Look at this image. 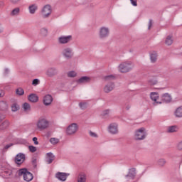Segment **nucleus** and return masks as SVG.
Returning a JSON list of instances; mask_svg holds the SVG:
<instances>
[{
    "label": "nucleus",
    "instance_id": "1",
    "mask_svg": "<svg viewBox=\"0 0 182 182\" xmlns=\"http://www.w3.org/2000/svg\"><path fill=\"white\" fill-rule=\"evenodd\" d=\"M133 68H134V64L132 61H124L118 65L117 69L120 73H128L133 70Z\"/></svg>",
    "mask_w": 182,
    "mask_h": 182
},
{
    "label": "nucleus",
    "instance_id": "2",
    "mask_svg": "<svg viewBox=\"0 0 182 182\" xmlns=\"http://www.w3.org/2000/svg\"><path fill=\"white\" fill-rule=\"evenodd\" d=\"M146 137H147V131L146 130V128L141 127L134 132V140H136V141L144 140Z\"/></svg>",
    "mask_w": 182,
    "mask_h": 182
},
{
    "label": "nucleus",
    "instance_id": "3",
    "mask_svg": "<svg viewBox=\"0 0 182 182\" xmlns=\"http://www.w3.org/2000/svg\"><path fill=\"white\" fill-rule=\"evenodd\" d=\"M18 176L20 177L23 176V180L27 182L32 181V180H33V175L31 172L28 171V169L26 168H21L18 170Z\"/></svg>",
    "mask_w": 182,
    "mask_h": 182
},
{
    "label": "nucleus",
    "instance_id": "4",
    "mask_svg": "<svg viewBox=\"0 0 182 182\" xmlns=\"http://www.w3.org/2000/svg\"><path fill=\"white\" fill-rule=\"evenodd\" d=\"M36 127L38 130H46L49 127V121L46 118H40L36 122Z\"/></svg>",
    "mask_w": 182,
    "mask_h": 182
},
{
    "label": "nucleus",
    "instance_id": "5",
    "mask_svg": "<svg viewBox=\"0 0 182 182\" xmlns=\"http://www.w3.org/2000/svg\"><path fill=\"white\" fill-rule=\"evenodd\" d=\"M41 14L43 19H48L52 15V6L47 4L43 7L41 11Z\"/></svg>",
    "mask_w": 182,
    "mask_h": 182
},
{
    "label": "nucleus",
    "instance_id": "6",
    "mask_svg": "<svg viewBox=\"0 0 182 182\" xmlns=\"http://www.w3.org/2000/svg\"><path fill=\"white\" fill-rule=\"evenodd\" d=\"M77 130H79V125L72 123L66 128L65 133L67 136H73L77 133Z\"/></svg>",
    "mask_w": 182,
    "mask_h": 182
},
{
    "label": "nucleus",
    "instance_id": "7",
    "mask_svg": "<svg viewBox=\"0 0 182 182\" xmlns=\"http://www.w3.org/2000/svg\"><path fill=\"white\" fill-rule=\"evenodd\" d=\"M98 35L100 39H106V38H109V35H110V28L107 26L100 27Z\"/></svg>",
    "mask_w": 182,
    "mask_h": 182
},
{
    "label": "nucleus",
    "instance_id": "8",
    "mask_svg": "<svg viewBox=\"0 0 182 182\" xmlns=\"http://www.w3.org/2000/svg\"><path fill=\"white\" fill-rule=\"evenodd\" d=\"M62 55L65 59H72L73 58V55H75V53L73 52V48L70 47H65L62 50Z\"/></svg>",
    "mask_w": 182,
    "mask_h": 182
},
{
    "label": "nucleus",
    "instance_id": "9",
    "mask_svg": "<svg viewBox=\"0 0 182 182\" xmlns=\"http://www.w3.org/2000/svg\"><path fill=\"white\" fill-rule=\"evenodd\" d=\"M151 100L154 102V105L157 106V105H162L163 102L158 101L160 99V95L157 92H152L149 95Z\"/></svg>",
    "mask_w": 182,
    "mask_h": 182
},
{
    "label": "nucleus",
    "instance_id": "10",
    "mask_svg": "<svg viewBox=\"0 0 182 182\" xmlns=\"http://www.w3.org/2000/svg\"><path fill=\"white\" fill-rule=\"evenodd\" d=\"M107 130L110 134H117L119 133V125L116 123H112L108 126Z\"/></svg>",
    "mask_w": 182,
    "mask_h": 182
},
{
    "label": "nucleus",
    "instance_id": "11",
    "mask_svg": "<svg viewBox=\"0 0 182 182\" xmlns=\"http://www.w3.org/2000/svg\"><path fill=\"white\" fill-rule=\"evenodd\" d=\"M72 39V36H61L58 38V43L60 45H66V43H69Z\"/></svg>",
    "mask_w": 182,
    "mask_h": 182
},
{
    "label": "nucleus",
    "instance_id": "12",
    "mask_svg": "<svg viewBox=\"0 0 182 182\" xmlns=\"http://www.w3.org/2000/svg\"><path fill=\"white\" fill-rule=\"evenodd\" d=\"M136 177V168H132L129 169V173L125 176V181H130V180H134Z\"/></svg>",
    "mask_w": 182,
    "mask_h": 182
},
{
    "label": "nucleus",
    "instance_id": "13",
    "mask_svg": "<svg viewBox=\"0 0 182 182\" xmlns=\"http://www.w3.org/2000/svg\"><path fill=\"white\" fill-rule=\"evenodd\" d=\"M53 102V97L50 95H46L44 96L43 103L45 106H50Z\"/></svg>",
    "mask_w": 182,
    "mask_h": 182
},
{
    "label": "nucleus",
    "instance_id": "14",
    "mask_svg": "<svg viewBox=\"0 0 182 182\" xmlns=\"http://www.w3.org/2000/svg\"><path fill=\"white\" fill-rule=\"evenodd\" d=\"M172 100L171 95L168 93L162 94L161 96V101L162 103H170Z\"/></svg>",
    "mask_w": 182,
    "mask_h": 182
},
{
    "label": "nucleus",
    "instance_id": "15",
    "mask_svg": "<svg viewBox=\"0 0 182 182\" xmlns=\"http://www.w3.org/2000/svg\"><path fill=\"white\" fill-rule=\"evenodd\" d=\"M25 161V154L20 153L17 154L15 157V163L16 164L21 165L22 163Z\"/></svg>",
    "mask_w": 182,
    "mask_h": 182
},
{
    "label": "nucleus",
    "instance_id": "16",
    "mask_svg": "<svg viewBox=\"0 0 182 182\" xmlns=\"http://www.w3.org/2000/svg\"><path fill=\"white\" fill-rule=\"evenodd\" d=\"M70 174L68 173L58 172L56 173L55 177L60 181H66V178L69 177Z\"/></svg>",
    "mask_w": 182,
    "mask_h": 182
},
{
    "label": "nucleus",
    "instance_id": "17",
    "mask_svg": "<svg viewBox=\"0 0 182 182\" xmlns=\"http://www.w3.org/2000/svg\"><path fill=\"white\" fill-rule=\"evenodd\" d=\"M46 74L48 77H53V76H56V75H58V70L55 68H48Z\"/></svg>",
    "mask_w": 182,
    "mask_h": 182
},
{
    "label": "nucleus",
    "instance_id": "18",
    "mask_svg": "<svg viewBox=\"0 0 182 182\" xmlns=\"http://www.w3.org/2000/svg\"><path fill=\"white\" fill-rule=\"evenodd\" d=\"M113 89H114V83L109 82L104 87L103 90L105 93H110Z\"/></svg>",
    "mask_w": 182,
    "mask_h": 182
},
{
    "label": "nucleus",
    "instance_id": "19",
    "mask_svg": "<svg viewBox=\"0 0 182 182\" xmlns=\"http://www.w3.org/2000/svg\"><path fill=\"white\" fill-rule=\"evenodd\" d=\"M91 80H92V78L90 77L83 76V77H81L80 79H78L77 80V82L80 84L90 83Z\"/></svg>",
    "mask_w": 182,
    "mask_h": 182
},
{
    "label": "nucleus",
    "instance_id": "20",
    "mask_svg": "<svg viewBox=\"0 0 182 182\" xmlns=\"http://www.w3.org/2000/svg\"><path fill=\"white\" fill-rule=\"evenodd\" d=\"M29 102H31L32 103H36L39 100V97L36 94H31L28 95V97Z\"/></svg>",
    "mask_w": 182,
    "mask_h": 182
},
{
    "label": "nucleus",
    "instance_id": "21",
    "mask_svg": "<svg viewBox=\"0 0 182 182\" xmlns=\"http://www.w3.org/2000/svg\"><path fill=\"white\" fill-rule=\"evenodd\" d=\"M157 52L156 51H152L150 53V60L151 63H156V62H157Z\"/></svg>",
    "mask_w": 182,
    "mask_h": 182
},
{
    "label": "nucleus",
    "instance_id": "22",
    "mask_svg": "<svg viewBox=\"0 0 182 182\" xmlns=\"http://www.w3.org/2000/svg\"><path fill=\"white\" fill-rule=\"evenodd\" d=\"M21 14V9L19 7L14 8L10 13L11 16H18Z\"/></svg>",
    "mask_w": 182,
    "mask_h": 182
},
{
    "label": "nucleus",
    "instance_id": "23",
    "mask_svg": "<svg viewBox=\"0 0 182 182\" xmlns=\"http://www.w3.org/2000/svg\"><path fill=\"white\" fill-rule=\"evenodd\" d=\"M173 36H168L165 39V44L167 46H170L173 45Z\"/></svg>",
    "mask_w": 182,
    "mask_h": 182
},
{
    "label": "nucleus",
    "instance_id": "24",
    "mask_svg": "<svg viewBox=\"0 0 182 182\" xmlns=\"http://www.w3.org/2000/svg\"><path fill=\"white\" fill-rule=\"evenodd\" d=\"M8 109V102L6 101H0V110L5 112Z\"/></svg>",
    "mask_w": 182,
    "mask_h": 182
},
{
    "label": "nucleus",
    "instance_id": "25",
    "mask_svg": "<svg viewBox=\"0 0 182 182\" xmlns=\"http://www.w3.org/2000/svg\"><path fill=\"white\" fill-rule=\"evenodd\" d=\"M174 116L178 118L182 117V106L178 107L174 112Z\"/></svg>",
    "mask_w": 182,
    "mask_h": 182
},
{
    "label": "nucleus",
    "instance_id": "26",
    "mask_svg": "<svg viewBox=\"0 0 182 182\" xmlns=\"http://www.w3.org/2000/svg\"><path fill=\"white\" fill-rule=\"evenodd\" d=\"M55 160V155H53L52 153H48L47 154V164H50L52 162Z\"/></svg>",
    "mask_w": 182,
    "mask_h": 182
},
{
    "label": "nucleus",
    "instance_id": "27",
    "mask_svg": "<svg viewBox=\"0 0 182 182\" xmlns=\"http://www.w3.org/2000/svg\"><path fill=\"white\" fill-rule=\"evenodd\" d=\"M29 13L33 15L36 11H38V6L36 4H32L28 7Z\"/></svg>",
    "mask_w": 182,
    "mask_h": 182
},
{
    "label": "nucleus",
    "instance_id": "28",
    "mask_svg": "<svg viewBox=\"0 0 182 182\" xmlns=\"http://www.w3.org/2000/svg\"><path fill=\"white\" fill-rule=\"evenodd\" d=\"M77 182H86V174L80 173L77 177Z\"/></svg>",
    "mask_w": 182,
    "mask_h": 182
},
{
    "label": "nucleus",
    "instance_id": "29",
    "mask_svg": "<svg viewBox=\"0 0 182 182\" xmlns=\"http://www.w3.org/2000/svg\"><path fill=\"white\" fill-rule=\"evenodd\" d=\"M3 174L5 176L6 178H9L12 176V170L5 169L3 172Z\"/></svg>",
    "mask_w": 182,
    "mask_h": 182
},
{
    "label": "nucleus",
    "instance_id": "30",
    "mask_svg": "<svg viewBox=\"0 0 182 182\" xmlns=\"http://www.w3.org/2000/svg\"><path fill=\"white\" fill-rule=\"evenodd\" d=\"M178 130L177 126H171L168 128V133H176Z\"/></svg>",
    "mask_w": 182,
    "mask_h": 182
},
{
    "label": "nucleus",
    "instance_id": "31",
    "mask_svg": "<svg viewBox=\"0 0 182 182\" xmlns=\"http://www.w3.org/2000/svg\"><path fill=\"white\" fill-rule=\"evenodd\" d=\"M68 77H76L77 76V73L75 71H69L67 73Z\"/></svg>",
    "mask_w": 182,
    "mask_h": 182
},
{
    "label": "nucleus",
    "instance_id": "32",
    "mask_svg": "<svg viewBox=\"0 0 182 182\" xmlns=\"http://www.w3.org/2000/svg\"><path fill=\"white\" fill-rule=\"evenodd\" d=\"M9 126V121H4L1 125H0V130H4V129H6Z\"/></svg>",
    "mask_w": 182,
    "mask_h": 182
},
{
    "label": "nucleus",
    "instance_id": "33",
    "mask_svg": "<svg viewBox=\"0 0 182 182\" xmlns=\"http://www.w3.org/2000/svg\"><path fill=\"white\" fill-rule=\"evenodd\" d=\"M103 79L105 82H109V80H114V79H115V77L113 75H109L105 76Z\"/></svg>",
    "mask_w": 182,
    "mask_h": 182
},
{
    "label": "nucleus",
    "instance_id": "34",
    "mask_svg": "<svg viewBox=\"0 0 182 182\" xmlns=\"http://www.w3.org/2000/svg\"><path fill=\"white\" fill-rule=\"evenodd\" d=\"M23 109L24 112H30L31 111V105L26 102L23 105Z\"/></svg>",
    "mask_w": 182,
    "mask_h": 182
},
{
    "label": "nucleus",
    "instance_id": "35",
    "mask_svg": "<svg viewBox=\"0 0 182 182\" xmlns=\"http://www.w3.org/2000/svg\"><path fill=\"white\" fill-rule=\"evenodd\" d=\"M16 95H18V96H22L24 95L25 91H23V89L18 87L16 90Z\"/></svg>",
    "mask_w": 182,
    "mask_h": 182
},
{
    "label": "nucleus",
    "instance_id": "36",
    "mask_svg": "<svg viewBox=\"0 0 182 182\" xmlns=\"http://www.w3.org/2000/svg\"><path fill=\"white\" fill-rule=\"evenodd\" d=\"M19 110V105L14 103L11 105V112H18Z\"/></svg>",
    "mask_w": 182,
    "mask_h": 182
},
{
    "label": "nucleus",
    "instance_id": "37",
    "mask_svg": "<svg viewBox=\"0 0 182 182\" xmlns=\"http://www.w3.org/2000/svg\"><path fill=\"white\" fill-rule=\"evenodd\" d=\"M50 143H51V144H58V143H59V139L58 138H50Z\"/></svg>",
    "mask_w": 182,
    "mask_h": 182
},
{
    "label": "nucleus",
    "instance_id": "38",
    "mask_svg": "<svg viewBox=\"0 0 182 182\" xmlns=\"http://www.w3.org/2000/svg\"><path fill=\"white\" fill-rule=\"evenodd\" d=\"M41 34L43 36H48V30L45 28L41 29Z\"/></svg>",
    "mask_w": 182,
    "mask_h": 182
},
{
    "label": "nucleus",
    "instance_id": "39",
    "mask_svg": "<svg viewBox=\"0 0 182 182\" xmlns=\"http://www.w3.org/2000/svg\"><path fill=\"white\" fill-rule=\"evenodd\" d=\"M149 85H150L151 86H154V85H157V80H154V79H151L149 80L148 81Z\"/></svg>",
    "mask_w": 182,
    "mask_h": 182
},
{
    "label": "nucleus",
    "instance_id": "40",
    "mask_svg": "<svg viewBox=\"0 0 182 182\" xmlns=\"http://www.w3.org/2000/svg\"><path fill=\"white\" fill-rule=\"evenodd\" d=\"M158 163H159V164L161 167H163V166H165V165H166V159H161L159 160Z\"/></svg>",
    "mask_w": 182,
    "mask_h": 182
},
{
    "label": "nucleus",
    "instance_id": "41",
    "mask_svg": "<svg viewBox=\"0 0 182 182\" xmlns=\"http://www.w3.org/2000/svg\"><path fill=\"white\" fill-rule=\"evenodd\" d=\"M28 149L31 153H35V151H36V147L34 146H29Z\"/></svg>",
    "mask_w": 182,
    "mask_h": 182
},
{
    "label": "nucleus",
    "instance_id": "42",
    "mask_svg": "<svg viewBox=\"0 0 182 182\" xmlns=\"http://www.w3.org/2000/svg\"><path fill=\"white\" fill-rule=\"evenodd\" d=\"M32 85L33 86H37V85H39V79H34L32 82Z\"/></svg>",
    "mask_w": 182,
    "mask_h": 182
},
{
    "label": "nucleus",
    "instance_id": "43",
    "mask_svg": "<svg viewBox=\"0 0 182 182\" xmlns=\"http://www.w3.org/2000/svg\"><path fill=\"white\" fill-rule=\"evenodd\" d=\"M79 106L80 109H86V102H80Z\"/></svg>",
    "mask_w": 182,
    "mask_h": 182
},
{
    "label": "nucleus",
    "instance_id": "44",
    "mask_svg": "<svg viewBox=\"0 0 182 182\" xmlns=\"http://www.w3.org/2000/svg\"><path fill=\"white\" fill-rule=\"evenodd\" d=\"M152 26H153V20H149V24H148L149 31H150L151 29Z\"/></svg>",
    "mask_w": 182,
    "mask_h": 182
},
{
    "label": "nucleus",
    "instance_id": "45",
    "mask_svg": "<svg viewBox=\"0 0 182 182\" xmlns=\"http://www.w3.org/2000/svg\"><path fill=\"white\" fill-rule=\"evenodd\" d=\"M11 4H13V5H16L17 4H19L21 2V0H9Z\"/></svg>",
    "mask_w": 182,
    "mask_h": 182
},
{
    "label": "nucleus",
    "instance_id": "46",
    "mask_svg": "<svg viewBox=\"0 0 182 182\" xmlns=\"http://www.w3.org/2000/svg\"><path fill=\"white\" fill-rule=\"evenodd\" d=\"M133 6H137V0H129Z\"/></svg>",
    "mask_w": 182,
    "mask_h": 182
},
{
    "label": "nucleus",
    "instance_id": "47",
    "mask_svg": "<svg viewBox=\"0 0 182 182\" xmlns=\"http://www.w3.org/2000/svg\"><path fill=\"white\" fill-rule=\"evenodd\" d=\"M110 112V110L109 109H106L105 111L102 112V116H107V114H109V113Z\"/></svg>",
    "mask_w": 182,
    "mask_h": 182
},
{
    "label": "nucleus",
    "instance_id": "48",
    "mask_svg": "<svg viewBox=\"0 0 182 182\" xmlns=\"http://www.w3.org/2000/svg\"><path fill=\"white\" fill-rule=\"evenodd\" d=\"M90 136H91V137H97V134L92 131L90 132Z\"/></svg>",
    "mask_w": 182,
    "mask_h": 182
},
{
    "label": "nucleus",
    "instance_id": "49",
    "mask_svg": "<svg viewBox=\"0 0 182 182\" xmlns=\"http://www.w3.org/2000/svg\"><path fill=\"white\" fill-rule=\"evenodd\" d=\"M12 146H14V144H9L4 146V149L8 150V149H9V147H12Z\"/></svg>",
    "mask_w": 182,
    "mask_h": 182
},
{
    "label": "nucleus",
    "instance_id": "50",
    "mask_svg": "<svg viewBox=\"0 0 182 182\" xmlns=\"http://www.w3.org/2000/svg\"><path fill=\"white\" fill-rule=\"evenodd\" d=\"M33 141L34 142V144H36V145L39 144V142H38V138H36V137L33 138Z\"/></svg>",
    "mask_w": 182,
    "mask_h": 182
},
{
    "label": "nucleus",
    "instance_id": "51",
    "mask_svg": "<svg viewBox=\"0 0 182 182\" xmlns=\"http://www.w3.org/2000/svg\"><path fill=\"white\" fill-rule=\"evenodd\" d=\"M177 147L178 150H182V141L178 144Z\"/></svg>",
    "mask_w": 182,
    "mask_h": 182
},
{
    "label": "nucleus",
    "instance_id": "52",
    "mask_svg": "<svg viewBox=\"0 0 182 182\" xmlns=\"http://www.w3.org/2000/svg\"><path fill=\"white\" fill-rule=\"evenodd\" d=\"M5 92L3 90H0V97H4Z\"/></svg>",
    "mask_w": 182,
    "mask_h": 182
},
{
    "label": "nucleus",
    "instance_id": "53",
    "mask_svg": "<svg viewBox=\"0 0 182 182\" xmlns=\"http://www.w3.org/2000/svg\"><path fill=\"white\" fill-rule=\"evenodd\" d=\"M33 163L35 164L36 163V159H34V160L33 161Z\"/></svg>",
    "mask_w": 182,
    "mask_h": 182
},
{
    "label": "nucleus",
    "instance_id": "54",
    "mask_svg": "<svg viewBox=\"0 0 182 182\" xmlns=\"http://www.w3.org/2000/svg\"><path fill=\"white\" fill-rule=\"evenodd\" d=\"M2 31H3L2 28H0V33H1Z\"/></svg>",
    "mask_w": 182,
    "mask_h": 182
},
{
    "label": "nucleus",
    "instance_id": "55",
    "mask_svg": "<svg viewBox=\"0 0 182 182\" xmlns=\"http://www.w3.org/2000/svg\"><path fill=\"white\" fill-rule=\"evenodd\" d=\"M180 70L182 71V65L181 66Z\"/></svg>",
    "mask_w": 182,
    "mask_h": 182
},
{
    "label": "nucleus",
    "instance_id": "56",
    "mask_svg": "<svg viewBox=\"0 0 182 182\" xmlns=\"http://www.w3.org/2000/svg\"><path fill=\"white\" fill-rule=\"evenodd\" d=\"M127 109H130V107H127Z\"/></svg>",
    "mask_w": 182,
    "mask_h": 182
}]
</instances>
